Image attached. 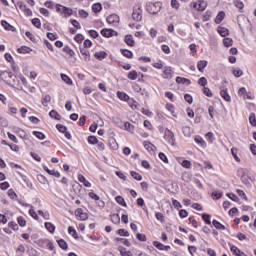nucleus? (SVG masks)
I'll return each mask as SVG.
<instances>
[{
	"instance_id": "1",
	"label": "nucleus",
	"mask_w": 256,
	"mask_h": 256,
	"mask_svg": "<svg viewBox=\"0 0 256 256\" xmlns=\"http://www.w3.org/2000/svg\"><path fill=\"white\" fill-rule=\"evenodd\" d=\"M163 6V3L161 2H148L146 4V11L150 13V15H157L159 11H161V8Z\"/></svg>"
},
{
	"instance_id": "2",
	"label": "nucleus",
	"mask_w": 256,
	"mask_h": 256,
	"mask_svg": "<svg viewBox=\"0 0 256 256\" xmlns=\"http://www.w3.org/2000/svg\"><path fill=\"white\" fill-rule=\"evenodd\" d=\"M132 19L136 22L143 20V9H141V6L133 10Z\"/></svg>"
},
{
	"instance_id": "3",
	"label": "nucleus",
	"mask_w": 256,
	"mask_h": 256,
	"mask_svg": "<svg viewBox=\"0 0 256 256\" xmlns=\"http://www.w3.org/2000/svg\"><path fill=\"white\" fill-rule=\"evenodd\" d=\"M100 34L102 37H105L106 39H109L110 37H113L114 35H118L117 31L111 28H103L100 31Z\"/></svg>"
},
{
	"instance_id": "4",
	"label": "nucleus",
	"mask_w": 256,
	"mask_h": 256,
	"mask_svg": "<svg viewBox=\"0 0 256 256\" xmlns=\"http://www.w3.org/2000/svg\"><path fill=\"white\" fill-rule=\"evenodd\" d=\"M164 139L168 141L170 145H175V134L173 133V131L166 129Z\"/></svg>"
},
{
	"instance_id": "5",
	"label": "nucleus",
	"mask_w": 256,
	"mask_h": 256,
	"mask_svg": "<svg viewBox=\"0 0 256 256\" xmlns=\"http://www.w3.org/2000/svg\"><path fill=\"white\" fill-rule=\"evenodd\" d=\"M76 217H79L80 221H87L89 219V214L87 212H83V208H78L75 211Z\"/></svg>"
},
{
	"instance_id": "6",
	"label": "nucleus",
	"mask_w": 256,
	"mask_h": 256,
	"mask_svg": "<svg viewBox=\"0 0 256 256\" xmlns=\"http://www.w3.org/2000/svg\"><path fill=\"white\" fill-rule=\"evenodd\" d=\"M220 95L224 99V101H227V103H230L231 96L229 95V92L227 91V88L225 86L220 87Z\"/></svg>"
},
{
	"instance_id": "7",
	"label": "nucleus",
	"mask_w": 256,
	"mask_h": 256,
	"mask_svg": "<svg viewBox=\"0 0 256 256\" xmlns=\"http://www.w3.org/2000/svg\"><path fill=\"white\" fill-rule=\"evenodd\" d=\"M106 21L109 25H117L119 23V15L111 14L106 18Z\"/></svg>"
},
{
	"instance_id": "8",
	"label": "nucleus",
	"mask_w": 256,
	"mask_h": 256,
	"mask_svg": "<svg viewBox=\"0 0 256 256\" xmlns=\"http://www.w3.org/2000/svg\"><path fill=\"white\" fill-rule=\"evenodd\" d=\"M143 145L148 153H155V151H157V146L153 145V143L149 141H144Z\"/></svg>"
},
{
	"instance_id": "9",
	"label": "nucleus",
	"mask_w": 256,
	"mask_h": 256,
	"mask_svg": "<svg viewBox=\"0 0 256 256\" xmlns=\"http://www.w3.org/2000/svg\"><path fill=\"white\" fill-rule=\"evenodd\" d=\"M238 177L241 178V181L244 185L251 187V182L249 181V178H247V175H245V172L243 170L238 171Z\"/></svg>"
},
{
	"instance_id": "10",
	"label": "nucleus",
	"mask_w": 256,
	"mask_h": 256,
	"mask_svg": "<svg viewBox=\"0 0 256 256\" xmlns=\"http://www.w3.org/2000/svg\"><path fill=\"white\" fill-rule=\"evenodd\" d=\"M229 247H230V251L233 253V255H236V256H243L245 255V253L243 251H241L237 246L231 244V243H228Z\"/></svg>"
},
{
	"instance_id": "11",
	"label": "nucleus",
	"mask_w": 256,
	"mask_h": 256,
	"mask_svg": "<svg viewBox=\"0 0 256 256\" xmlns=\"http://www.w3.org/2000/svg\"><path fill=\"white\" fill-rule=\"evenodd\" d=\"M1 25H2V27H4V29L6 31H12L13 33H15V31H17V28H15L13 25H11L9 22H7V20H2Z\"/></svg>"
},
{
	"instance_id": "12",
	"label": "nucleus",
	"mask_w": 256,
	"mask_h": 256,
	"mask_svg": "<svg viewBox=\"0 0 256 256\" xmlns=\"http://www.w3.org/2000/svg\"><path fill=\"white\" fill-rule=\"evenodd\" d=\"M80 53L84 56V61L89 62L91 61V52L87 50V48L80 47Z\"/></svg>"
},
{
	"instance_id": "13",
	"label": "nucleus",
	"mask_w": 256,
	"mask_h": 256,
	"mask_svg": "<svg viewBox=\"0 0 256 256\" xmlns=\"http://www.w3.org/2000/svg\"><path fill=\"white\" fill-rule=\"evenodd\" d=\"M124 42L128 47H135V40H133V35L127 34L124 38Z\"/></svg>"
},
{
	"instance_id": "14",
	"label": "nucleus",
	"mask_w": 256,
	"mask_h": 256,
	"mask_svg": "<svg viewBox=\"0 0 256 256\" xmlns=\"http://www.w3.org/2000/svg\"><path fill=\"white\" fill-rule=\"evenodd\" d=\"M44 171H46V173H48V175H52V177H61V173L59 171H55V170H50L49 167L47 166H43Z\"/></svg>"
},
{
	"instance_id": "15",
	"label": "nucleus",
	"mask_w": 256,
	"mask_h": 256,
	"mask_svg": "<svg viewBox=\"0 0 256 256\" xmlns=\"http://www.w3.org/2000/svg\"><path fill=\"white\" fill-rule=\"evenodd\" d=\"M16 133H17L18 137H20V139H23L24 141L29 140V136L27 135V132H25V130L18 128L16 130Z\"/></svg>"
},
{
	"instance_id": "16",
	"label": "nucleus",
	"mask_w": 256,
	"mask_h": 256,
	"mask_svg": "<svg viewBox=\"0 0 256 256\" xmlns=\"http://www.w3.org/2000/svg\"><path fill=\"white\" fill-rule=\"evenodd\" d=\"M163 79H171L173 75L171 74V67L165 66L162 74Z\"/></svg>"
},
{
	"instance_id": "17",
	"label": "nucleus",
	"mask_w": 256,
	"mask_h": 256,
	"mask_svg": "<svg viewBox=\"0 0 256 256\" xmlns=\"http://www.w3.org/2000/svg\"><path fill=\"white\" fill-rule=\"evenodd\" d=\"M208 62L207 60H200L197 62V69L200 71V73H203L205 67H207Z\"/></svg>"
},
{
	"instance_id": "18",
	"label": "nucleus",
	"mask_w": 256,
	"mask_h": 256,
	"mask_svg": "<svg viewBox=\"0 0 256 256\" xmlns=\"http://www.w3.org/2000/svg\"><path fill=\"white\" fill-rule=\"evenodd\" d=\"M118 251L121 256H133V252L127 251V248H125L123 246H119Z\"/></svg>"
},
{
	"instance_id": "19",
	"label": "nucleus",
	"mask_w": 256,
	"mask_h": 256,
	"mask_svg": "<svg viewBox=\"0 0 256 256\" xmlns=\"http://www.w3.org/2000/svg\"><path fill=\"white\" fill-rule=\"evenodd\" d=\"M176 83L181 84V85H190L191 80H189L187 78H183L181 76H177L176 77Z\"/></svg>"
},
{
	"instance_id": "20",
	"label": "nucleus",
	"mask_w": 256,
	"mask_h": 256,
	"mask_svg": "<svg viewBox=\"0 0 256 256\" xmlns=\"http://www.w3.org/2000/svg\"><path fill=\"white\" fill-rule=\"evenodd\" d=\"M33 49H31L28 46H21L20 48L17 49V53H20L22 55H26L27 53H31Z\"/></svg>"
},
{
	"instance_id": "21",
	"label": "nucleus",
	"mask_w": 256,
	"mask_h": 256,
	"mask_svg": "<svg viewBox=\"0 0 256 256\" xmlns=\"http://www.w3.org/2000/svg\"><path fill=\"white\" fill-rule=\"evenodd\" d=\"M223 19H225V13L223 11H220L214 21L216 25H221Z\"/></svg>"
},
{
	"instance_id": "22",
	"label": "nucleus",
	"mask_w": 256,
	"mask_h": 256,
	"mask_svg": "<svg viewBox=\"0 0 256 256\" xmlns=\"http://www.w3.org/2000/svg\"><path fill=\"white\" fill-rule=\"evenodd\" d=\"M94 57L98 59V61H103V59H107V52L105 51L96 52L94 54Z\"/></svg>"
},
{
	"instance_id": "23",
	"label": "nucleus",
	"mask_w": 256,
	"mask_h": 256,
	"mask_svg": "<svg viewBox=\"0 0 256 256\" xmlns=\"http://www.w3.org/2000/svg\"><path fill=\"white\" fill-rule=\"evenodd\" d=\"M92 11L93 13H101V11H103V5L99 2L94 3L92 5Z\"/></svg>"
},
{
	"instance_id": "24",
	"label": "nucleus",
	"mask_w": 256,
	"mask_h": 256,
	"mask_svg": "<svg viewBox=\"0 0 256 256\" xmlns=\"http://www.w3.org/2000/svg\"><path fill=\"white\" fill-rule=\"evenodd\" d=\"M49 117H51V119H55L56 121H61V114L56 110H51L49 112Z\"/></svg>"
},
{
	"instance_id": "25",
	"label": "nucleus",
	"mask_w": 256,
	"mask_h": 256,
	"mask_svg": "<svg viewBox=\"0 0 256 256\" xmlns=\"http://www.w3.org/2000/svg\"><path fill=\"white\" fill-rule=\"evenodd\" d=\"M78 181H80V183H83L84 187H91V183L82 174L78 175Z\"/></svg>"
},
{
	"instance_id": "26",
	"label": "nucleus",
	"mask_w": 256,
	"mask_h": 256,
	"mask_svg": "<svg viewBox=\"0 0 256 256\" xmlns=\"http://www.w3.org/2000/svg\"><path fill=\"white\" fill-rule=\"evenodd\" d=\"M120 52L123 57H126V59H133V53L131 52V50L120 49Z\"/></svg>"
},
{
	"instance_id": "27",
	"label": "nucleus",
	"mask_w": 256,
	"mask_h": 256,
	"mask_svg": "<svg viewBox=\"0 0 256 256\" xmlns=\"http://www.w3.org/2000/svg\"><path fill=\"white\" fill-rule=\"evenodd\" d=\"M62 14L65 17H71V15H73V10L69 7L62 6Z\"/></svg>"
},
{
	"instance_id": "28",
	"label": "nucleus",
	"mask_w": 256,
	"mask_h": 256,
	"mask_svg": "<svg viewBox=\"0 0 256 256\" xmlns=\"http://www.w3.org/2000/svg\"><path fill=\"white\" fill-rule=\"evenodd\" d=\"M58 246L60 247V249H63V251H67V249H69V245L67 244V242L63 239H59L57 240Z\"/></svg>"
},
{
	"instance_id": "29",
	"label": "nucleus",
	"mask_w": 256,
	"mask_h": 256,
	"mask_svg": "<svg viewBox=\"0 0 256 256\" xmlns=\"http://www.w3.org/2000/svg\"><path fill=\"white\" fill-rule=\"evenodd\" d=\"M117 97L118 99H120L121 101H129V95H127V93L125 92H121V91H118L117 92Z\"/></svg>"
},
{
	"instance_id": "30",
	"label": "nucleus",
	"mask_w": 256,
	"mask_h": 256,
	"mask_svg": "<svg viewBox=\"0 0 256 256\" xmlns=\"http://www.w3.org/2000/svg\"><path fill=\"white\" fill-rule=\"evenodd\" d=\"M87 141L89 145H97V143H99V139H97V136L95 135L88 136Z\"/></svg>"
},
{
	"instance_id": "31",
	"label": "nucleus",
	"mask_w": 256,
	"mask_h": 256,
	"mask_svg": "<svg viewBox=\"0 0 256 256\" xmlns=\"http://www.w3.org/2000/svg\"><path fill=\"white\" fill-rule=\"evenodd\" d=\"M115 201L116 203H118V205H121L122 207H127V202H125V198H123V196H116Z\"/></svg>"
},
{
	"instance_id": "32",
	"label": "nucleus",
	"mask_w": 256,
	"mask_h": 256,
	"mask_svg": "<svg viewBox=\"0 0 256 256\" xmlns=\"http://www.w3.org/2000/svg\"><path fill=\"white\" fill-rule=\"evenodd\" d=\"M212 225H213V227H215V229L225 231V225L221 224V222H219L217 220H213Z\"/></svg>"
},
{
	"instance_id": "33",
	"label": "nucleus",
	"mask_w": 256,
	"mask_h": 256,
	"mask_svg": "<svg viewBox=\"0 0 256 256\" xmlns=\"http://www.w3.org/2000/svg\"><path fill=\"white\" fill-rule=\"evenodd\" d=\"M63 52L69 55V57L75 56V51H73V49H71V47H69L68 45L64 46Z\"/></svg>"
},
{
	"instance_id": "34",
	"label": "nucleus",
	"mask_w": 256,
	"mask_h": 256,
	"mask_svg": "<svg viewBox=\"0 0 256 256\" xmlns=\"http://www.w3.org/2000/svg\"><path fill=\"white\" fill-rule=\"evenodd\" d=\"M218 33L221 37H227V35H229V29L225 27H218Z\"/></svg>"
},
{
	"instance_id": "35",
	"label": "nucleus",
	"mask_w": 256,
	"mask_h": 256,
	"mask_svg": "<svg viewBox=\"0 0 256 256\" xmlns=\"http://www.w3.org/2000/svg\"><path fill=\"white\" fill-rule=\"evenodd\" d=\"M45 229H47V231L49 233H55V226L53 225V223L51 222H45Z\"/></svg>"
},
{
	"instance_id": "36",
	"label": "nucleus",
	"mask_w": 256,
	"mask_h": 256,
	"mask_svg": "<svg viewBox=\"0 0 256 256\" xmlns=\"http://www.w3.org/2000/svg\"><path fill=\"white\" fill-rule=\"evenodd\" d=\"M139 73L136 72V70H132L127 74L128 79L131 81H135L138 77Z\"/></svg>"
},
{
	"instance_id": "37",
	"label": "nucleus",
	"mask_w": 256,
	"mask_h": 256,
	"mask_svg": "<svg viewBox=\"0 0 256 256\" xmlns=\"http://www.w3.org/2000/svg\"><path fill=\"white\" fill-rule=\"evenodd\" d=\"M32 135H34L40 141H43L46 138L45 134L43 132H39V131H33Z\"/></svg>"
},
{
	"instance_id": "38",
	"label": "nucleus",
	"mask_w": 256,
	"mask_h": 256,
	"mask_svg": "<svg viewBox=\"0 0 256 256\" xmlns=\"http://www.w3.org/2000/svg\"><path fill=\"white\" fill-rule=\"evenodd\" d=\"M68 233L69 235H72L73 238L79 239V235H77V230L73 226L68 227Z\"/></svg>"
},
{
	"instance_id": "39",
	"label": "nucleus",
	"mask_w": 256,
	"mask_h": 256,
	"mask_svg": "<svg viewBox=\"0 0 256 256\" xmlns=\"http://www.w3.org/2000/svg\"><path fill=\"white\" fill-rule=\"evenodd\" d=\"M111 221L115 225H119L121 223V217L119 216V214H113L111 215Z\"/></svg>"
},
{
	"instance_id": "40",
	"label": "nucleus",
	"mask_w": 256,
	"mask_h": 256,
	"mask_svg": "<svg viewBox=\"0 0 256 256\" xmlns=\"http://www.w3.org/2000/svg\"><path fill=\"white\" fill-rule=\"evenodd\" d=\"M131 177H133V179H135L136 181H143V176H141V174H139V172L136 171H131L130 172Z\"/></svg>"
},
{
	"instance_id": "41",
	"label": "nucleus",
	"mask_w": 256,
	"mask_h": 256,
	"mask_svg": "<svg viewBox=\"0 0 256 256\" xmlns=\"http://www.w3.org/2000/svg\"><path fill=\"white\" fill-rule=\"evenodd\" d=\"M194 141L195 143H197V145H200L201 147H205V145H207V143H205V140H203L201 136H195Z\"/></svg>"
},
{
	"instance_id": "42",
	"label": "nucleus",
	"mask_w": 256,
	"mask_h": 256,
	"mask_svg": "<svg viewBox=\"0 0 256 256\" xmlns=\"http://www.w3.org/2000/svg\"><path fill=\"white\" fill-rule=\"evenodd\" d=\"M207 8V2L205 0H199L197 11H205Z\"/></svg>"
},
{
	"instance_id": "43",
	"label": "nucleus",
	"mask_w": 256,
	"mask_h": 256,
	"mask_svg": "<svg viewBox=\"0 0 256 256\" xmlns=\"http://www.w3.org/2000/svg\"><path fill=\"white\" fill-rule=\"evenodd\" d=\"M124 129L126 131H129V133H133V131H135V126H133V124H131L130 122H125Z\"/></svg>"
},
{
	"instance_id": "44",
	"label": "nucleus",
	"mask_w": 256,
	"mask_h": 256,
	"mask_svg": "<svg viewBox=\"0 0 256 256\" xmlns=\"http://www.w3.org/2000/svg\"><path fill=\"white\" fill-rule=\"evenodd\" d=\"M182 133L184 137H191V127L189 126L182 127Z\"/></svg>"
},
{
	"instance_id": "45",
	"label": "nucleus",
	"mask_w": 256,
	"mask_h": 256,
	"mask_svg": "<svg viewBox=\"0 0 256 256\" xmlns=\"http://www.w3.org/2000/svg\"><path fill=\"white\" fill-rule=\"evenodd\" d=\"M234 5H235V7H237V9L240 10L241 13H243V7H245V4H243V1L234 0Z\"/></svg>"
},
{
	"instance_id": "46",
	"label": "nucleus",
	"mask_w": 256,
	"mask_h": 256,
	"mask_svg": "<svg viewBox=\"0 0 256 256\" xmlns=\"http://www.w3.org/2000/svg\"><path fill=\"white\" fill-rule=\"evenodd\" d=\"M249 123L252 125V127H256V116L253 112L249 114Z\"/></svg>"
},
{
	"instance_id": "47",
	"label": "nucleus",
	"mask_w": 256,
	"mask_h": 256,
	"mask_svg": "<svg viewBox=\"0 0 256 256\" xmlns=\"http://www.w3.org/2000/svg\"><path fill=\"white\" fill-rule=\"evenodd\" d=\"M224 47H233V39L232 38H224L223 39Z\"/></svg>"
},
{
	"instance_id": "48",
	"label": "nucleus",
	"mask_w": 256,
	"mask_h": 256,
	"mask_svg": "<svg viewBox=\"0 0 256 256\" xmlns=\"http://www.w3.org/2000/svg\"><path fill=\"white\" fill-rule=\"evenodd\" d=\"M202 220L204 223H206V225H211V215L207 213L202 214Z\"/></svg>"
},
{
	"instance_id": "49",
	"label": "nucleus",
	"mask_w": 256,
	"mask_h": 256,
	"mask_svg": "<svg viewBox=\"0 0 256 256\" xmlns=\"http://www.w3.org/2000/svg\"><path fill=\"white\" fill-rule=\"evenodd\" d=\"M51 103V95H45L42 99V105L43 107H47Z\"/></svg>"
},
{
	"instance_id": "50",
	"label": "nucleus",
	"mask_w": 256,
	"mask_h": 256,
	"mask_svg": "<svg viewBox=\"0 0 256 256\" xmlns=\"http://www.w3.org/2000/svg\"><path fill=\"white\" fill-rule=\"evenodd\" d=\"M110 147L113 149V151H117L119 149V145L117 144V141L115 139H110L109 140Z\"/></svg>"
},
{
	"instance_id": "51",
	"label": "nucleus",
	"mask_w": 256,
	"mask_h": 256,
	"mask_svg": "<svg viewBox=\"0 0 256 256\" xmlns=\"http://www.w3.org/2000/svg\"><path fill=\"white\" fill-rule=\"evenodd\" d=\"M46 37L50 40V41H56V39H59V35H57V33H51L48 32L46 34Z\"/></svg>"
},
{
	"instance_id": "52",
	"label": "nucleus",
	"mask_w": 256,
	"mask_h": 256,
	"mask_svg": "<svg viewBox=\"0 0 256 256\" xmlns=\"http://www.w3.org/2000/svg\"><path fill=\"white\" fill-rule=\"evenodd\" d=\"M117 234L120 235V237H129V231L121 228L117 230Z\"/></svg>"
},
{
	"instance_id": "53",
	"label": "nucleus",
	"mask_w": 256,
	"mask_h": 256,
	"mask_svg": "<svg viewBox=\"0 0 256 256\" xmlns=\"http://www.w3.org/2000/svg\"><path fill=\"white\" fill-rule=\"evenodd\" d=\"M152 245L156 247V249H159V251H163V247H165V245L159 241H153Z\"/></svg>"
},
{
	"instance_id": "54",
	"label": "nucleus",
	"mask_w": 256,
	"mask_h": 256,
	"mask_svg": "<svg viewBox=\"0 0 256 256\" xmlns=\"http://www.w3.org/2000/svg\"><path fill=\"white\" fill-rule=\"evenodd\" d=\"M231 201H234L235 203H239V197L236 194L233 193H227L226 194Z\"/></svg>"
},
{
	"instance_id": "55",
	"label": "nucleus",
	"mask_w": 256,
	"mask_h": 256,
	"mask_svg": "<svg viewBox=\"0 0 256 256\" xmlns=\"http://www.w3.org/2000/svg\"><path fill=\"white\" fill-rule=\"evenodd\" d=\"M17 223L18 225H20L21 227H25V225H27V220H25V218L23 216H19L17 218Z\"/></svg>"
},
{
	"instance_id": "56",
	"label": "nucleus",
	"mask_w": 256,
	"mask_h": 256,
	"mask_svg": "<svg viewBox=\"0 0 256 256\" xmlns=\"http://www.w3.org/2000/svg\"><path fill=\"white\" fill-rule=\"evenodd\" d=\"M61 79L64 81V83H67V85H71V83H73V80H71V78H69V76L66 74H61Z\"/></svg>"
},
{
	"instance_id": "57",
	"label": "nucleus",
	"mask_w": 256,
	"mask_h": 256,
	"mask_svg": "<svg viewBox=\"0 0 256 256\" xmlns=\"http://www.w3.org/2000/svg\"><path fill=\"white\" fill-rule=\"evenodd\" d=\"M232 73H233L234 77L239 78V77H241V75H243V70H241V68H235V69H233Z\"/></svg>"
},
{
	"instance_id": "58",
	"label": "nucleus",
	"mask_w": 256,
	"mask_h": 256,
	"mask_svg": "<svg viewBox=\"0 0 256 256\" xmlns=\"http://www.w3.org/2000/svg\"><path fill=\"white\" fill-rule=\"evenodd\" d=\"M56 129H57V131H59V133H66L67 126H65L63 124H57Z\"/></svg>"
},
{
	"instance_id": "59",
	"label": "nucleus",
	"mask_w": 256,
	"mask_h": 256,
	"mask_svg": "<svg viewBox=\"0 0 256 256\" xmlns=\"http://www.w3.org/2000/svg\"><path fill=\"white\" fill-rule=\"evenodd\" d=\"M32 25H34L36 29H41V20L39 18L32 19Z\"/></svg>"
},
{
	"instance_id": "60",
	"label": "nucleus",
	"mask_w": 256,
	"mask_h": 256,
	"mask_svg": "<svg viewBox=\"0 0 256 256\" xmlns=\"http://www.w3.org/2000/svg\"><path fill=\"white\" fill-rule=\"evenodd\" d=\"M115 241H121L125 247H131V242L125 238H115Z\"/></svg>"
},
{
	"instance_id": "61",
	"label": "nucleus",
	"mask_w": 256,
	"mask_h": 256,
	"mask_svg": "<svg viewBox=\"0 0 256 256\" xmlns=\"http://www.w3.org/2000/svg\"><path fill=\"white\" fill-rule=\"evenodd\" d=\"M84 40L85 36H83V34H76L74 37V41H76V43H83Z\"/></svg>"
},
{
	"instance_id": "62",
	"label": "nucleus",
	"mask_w": 256,
	"mask_h": 256,
	"mask_svg": "<svg viewBox=\"0 0 256 256\" xmlns=\"http://www.w3.org/2000/svg\"><path fill=\"white\" fill-rule=\"evenodd\" d=\"M70 23L75 29H81V24L76 19H70Z\"/></svg>"
},
{
	"instance_id": "63",
	"label": "nucleus",
	"mask_w": 256,
	"mask_h": 256,
	"mask_svg": "<svg viewBox=\"0 0 256 256\" xmlns=\"http://www.w3.org/2000/svg\"><path fill=\"white\" fill-rule=\"evenodd\" d=\"M136 239H138V241L145 242V241H147V236L145 234H142V233H137L136 234Z\"/></svg>"
},
{
	"instance_id": "64",
	"label": "nucleus",
	"mask_w": 256,
	"mask_h": 256,
	"mask_svg": "<svg viewBox=\"0 0 256 256\" xmlns=\"http://www.w3.org/2000/svg\"><path fill=\"white\" fill-rule=\"evenodd\" d=\"M198 85H200L201 87H205L207 85V78H205V77L199 78Z\"/></svg>"
}]
</instances>
